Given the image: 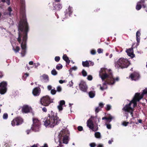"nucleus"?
<instances>
[{
  "instance_id": "obj_50",
  "label": "nucleus",
  "mask_w": 147,
  "mask_h": 147,
  "mask_svg": "<svg viewBox=\"0 0 147 147\" xmlns=\"http://www.w3.org/2000/svg\"><path fill=\"white\" fill-rule=\"evenodd\" d=\"M90 145L91 147H95L96 145L95 143H92L90 144Z\"/></svg>"
},
{
  "instance_id": "obj_16",
  "label": "nucleus",
  "mask_w": 147,
  "mask_h": 147,
  "mask_svg": "<svg viewBox=\"0 0 147 147\" xmlns=\"http://www.w3.org/2000/svg\"><path fill=\"white\" fill-rule=\"evenodd\" d=\"M87 126L90 129H92L93 131H95L94 129L93 126L94 124L92 121L90 119H89L87 121Z\"/></svg>"
},
{
  "instance_id": "obj_23",
  "label": "nucleus",
  "mask_w": 147,
  "mask_h": 147,
  "mask_svg": "<svg viewBox=\"0 0 147 147\" xmlns=\"http://www.w3.org/2000/svg\"><path fill=\"white\" fill-rule=\"evenodd\" d=\"M41 78L45 82H48L49 81V78L48 76L46 75H43L41 76Z\"/></svg>"
},
{
  "instance_id": "obj_11",
  "label": "nucleus",
  "mask_w": 147,
  "mask_h": 147,
  "mask_svg": "<svg viewBox=\"0 0 147 147\" xmlns=\"http://www.w3.org/2000/svg\"><path fill=\"white\" fill-rule=\"evenodd\" d=\"M140 77V75L138 73L134 72L129 76V78H131L132 80H138Z\"/></svg>"
},
{
  "instance_id": "obj_46",
  "label": "nucleus",
  "mask_w": 147,
  "mask_h": 147,
  "mask_svg": "<svg viewBox=\"0 0 147 147\" xmlns=\"http://www.w3.org/2000/svg\"><path fill=\"white\" fill-rule=\"evenodd\" d=\"M103 50L100 49H98L97 50V52L98 53H102Z\"/></svg>"
},
{
  "instance_id": "obj_29",
  "label": "nucleus",
  "mask_w": 147,
  "mask_h": 147,
  "mask_svg": "<svg viewBox=\"0 0 147 147\" xmlns=\"http://www.w3.org/2000/svg\"><path fill=\"white\" fill-rule=\"evenodd\" d=\"M111 106L110 105L107 104L106 105L105 109L107 111H109L111 109Z\"/></svg>"
},
{
  "instance_id": "obj_57",
  "label": "nucleus",
  "mask_w": 147,
  "mask_h": 147,
  "mask_svg": "<svg viewBox=\"0 0 147 147\" xmlns=\"http://www.w3.org/2000/svg\"><path fill=\"white\" fill-rule=\"evenodd\" d=\"M97 147H104L103 145L102 144H100L97 145Z\"/></svg>"
},
{
  "instance_id": "obj_47",
  "label": "nucleus",
  "mask_w": 147,
  "mask_h": 147,
  "mask_svg": "<svg viewBox=\"0 0 147 147\" xmlns=\"http://www.w3.org/2000/svg\"><path fill=\"white\" fill-rule=\"evenodd\" d=\"M92 79V76L91 75H89L87 77V79L88 80H91Z\"/></svg>"
},
{
  "instance_id": "obj_28",
  "label": "nucleus",
  "mask_w": 147,
  "mask_h": 147,
  "mask_svg": "<svg viewBox=\"0 0 147 147\" xmlns=\"http://www.w3.org/2000/svg\"><path fill=\"white\" fill-rule=\"evenodd\" d=\"M20 1H21V3L22 5L23 12V13H24V7H25L24 0H20Z\"/></svg>"
},
{
  "instance_id": "obj_5",
  "label": "nucleus",
  "mask_w": 147,
  "mask_h": 147,
  "mask_svg": "<svg viewBox=\"0 0 147 147\" xmlns=\"http://www.w3.org/2000/svg\"><path fill=\"white\" fill-rule=\"evenodd\" d=\"M54 99H51L49 96H46L43 97L40 100L41 104L45 106H47L51 102H53Z\"/></svg>"
},
{
  "instance_id": "obj_30",
  "label": "nucleus",
  "mask_w": 147,
  "mask_h": 147,
  "mask_svg": "<svg viewBox=\"0 0 147 147\" xmlns=\"http://www.w3.org/2000/svg\"><path fill=\"white\" fill-rule=\"evenodd\" d=\"M63 66L61 64H59L56 66V68L57 70H59L62 68Z\"/></svg>"
},
{
  "instance_id": "obj_32",
  "label": "nucleus",
  "mask_w": 147,
  "mask_h": 147,
  "mask_svg": "<svg viewBox=\"0 0 147 147\" xmlns=\"http://www.w3.org/2000/svg\"><path fill=\"white\" fill-rule=\"evenodd\" d=\"M51 73L52 75L55 76L57 74V72L55 69H53L52 70Z\"/></svg>"
},
{
  "instance_id": "obj_1",
  "label": "nucleus",
  "mask_w": 147,
  "mask_h": 147,
  "mask_svg": "<svg viewBox=\"0 0 147 147\" xmlns=\"http://www.w3.org/2000/svg\"><path fill=\"white\" fill-rule=\"evenodd\" d=\"M18 41L21 44V46L22 50L21 54L22 57L24 56L26 52L27 33L28 31V27L24 14L18 26Z\"/></svg>"
},
{
  "instance_id": "obj_48",
  "label": "nucleus",
  "mask_w": 147,
  "mask_h": 147,
  "mask_svg": "<svg viewBox=\"0 0 147 147\" xmlns=\"http://www.w3.org/2000/svg\"><path fill=\"white\" fill-rule=\"evenodd\" d=\"M134 110V109H133L132 110H131L130 111L128 112H129L130 113V114L131 115V116L132 117H133V112Z\"/></svg>"
},
{
  "instance_id": "obj_17",
  "label": "nucleus",
  "mask_w": 147,
  "mask_h": 147,
  "mask_svg": "<svg viewBox=\"0 0 147 147\" xmlns=\"http://www.w3.org/2000/svg\"><path fill=\"white\" fill-rule=\"evenodd\" d=\"M40 92V89L38 88H35L33 90L32 93L35 96L38 95Z\"/></svg>"
},
{
  "instance_id": "obj_38",
  "label": "nucleus",
  "mask_w": 147,
  "mask_h": 147,
  "mask_svg": "<svg viewBox=\"0 0 147 147\" xmlns=\"http://www.w3.org/2000/svg\"><path fill=\"white\" fill-rule=\"evenodd\" d=\"M82 75L84 76H86L87 75V73L84 70H83L82 71Z\"/></svg>"
},
{
  "instance_id": "obj_9",
  "label": "nucleus",
  "mask_w": 147,
  "mask_h": 147,
  "mask_svg": "<svg viewBox=\"0 0 147 147\" xmlns=\"http://www.w3.org/2000/svg\"><path fill=\"white\" fill-rule=\"evenodd\" d=\"M7 85V83L3 81L0 83V93L1 94H3L6 92Z\"/></svg>"
},
{
  "instance_id": "obj_40",
  "label": "nucleus",
  "mask_w": 147,
  "mask_h": 147,
  "mask_svg": "<svg viewBox=\"0 0 147 147\" xmlns=\"http://www.w3.org/2000/svg\"><path fill=\"white\" fill-rule=\"evenodd\" d=\"M107 127L108 129H111V125L110 124H106Z\"/></svg>"
},
{
  "instance_id": "obj_62",
  "label": "nucleus",
  "mask_w": 147,
  "mask_h": 147,
  "mask_svg": "<svg viewBox=\"0 0 147 147\" xmlns=\"http://www.w3.org/2000/svg\"><path fill=\"white\" fill-rule=\"evenodd\" d=\"M29 64L30 65H32L33 64V62L32 61H30L29 62Z\"/></svg>"
},
{
  "instance_id": "obj_43",
  "label": "nucleus",
  "mask_w": 147,
  "mask_h": 147,
  "mask_svg": "<svg viewBox=\"0 0 147 147\" xmlns=\"http://www.w3.org/2000/svg\"><path fill=\"white\" fill-rule=\"evenodd\" d=\"M29 75L27 73H26L24 75V76H23V79L24 80V78L25 80V79Z\"/></svg>"
},
{
  "instance_id": "obj_53",
  "label": "nucleus",
  "mask_w": 147,
  "mask_h": 147,
  "mask_svg": "<svg viewBox=\"0 0 147 147\" xmlns=\"http://www.w3.org/2000/svg\"><path fill=\"white\" fill-rule=\"evenodd\" d=\"M89 61V65L90 66H93L94 65V63L93 62H92L90 61Z\"/></svg>"
},
{
  "instance_id": "obj_60",
  "label": "nucleus",
  "mask_w": 147,
  "mask_h": 147,
  "mask_svg": "<svg viewBox=\"0 0 147 147\" xmlns=\"http://www.w3.org/2000/svg\"><path fill=\"white\" fill-rule=\"evenodd\" d=\"M42 110L43 111L45 112H46L47 111V109L45 107H44L42 108Z\"/></svg>"
},
{
  "instance_id": "obj_56",
  "label": "nucleus",
  "mask_w": 147,
  "mask_h": 147,
  "mask_svg": "<svg viewBox=\"0 0 147 147\" xmlns=\"http://www.w3.org/2000/svg\"><path fill=\"white\" fill-rule=\"evenodd\" d=\"M47 89L49 90H50L52 88V86L50 85H49L47 86Z\"/></svg>"
},
{
  "instance_id": "obj_44",
  "label": "nucleus",
  "mask_w": 147,
  "mask_h": 147,
  "mask_svg": "<svg viewBox=\"0 0 147 147\" xmlns=\"http://www.w3.org/2000/svg\"><path fill=\"white\" fill-rule=\"evenodd\" d=\"M100 110V109L98 107H96L95 109V112L96 113H98Z\"/></svg>"
},
{
  "instance_id": "obj_2",
  "label": "nucleus",
  "mask_w": 147,
  "mask_h": 147,
  "mask_svg": "<svg viewBox=\"0 0 147 147\" xmlns=\"http://www.w3.org/2000/svg\"><path fill=\"white\" fill-rule=\"evenodd\" d=\"M99 76L101 79L103 80L106 78L108 79L106 82L103 84V86L101 85H98L100 87V89L101 90L107 89V84L112 85L116 81H118L119 78H114L112 76L111 70L110 69H107L105 68H102L99 71Z\"/></svg>"
},
{
  "instance_id": "obj_54",
  "label": "nucleus",
  "mask_w": 147,
  "mask_h": 147,
  "mask_svg": "<svg viewBox=\"0 0 147 147\" xmlns=\"http://www.w3.org/2000/svg\"><path fill=\"white\" fill-rule=\"evenodd\" d=\"M104 105V104L101 102L99 104V106L100 107H101V108L103 107Z\"/></svg>"
},
{
  "instance_id": "obj_22",
  "label": "nucleus",
  "mask_w": 147,
  "mask_h": 147,
  "mask_svg": "<svg viewBox=\"0 0 147 147\" xmlns=\"http://www.w3.org/2000/svg\"><path fill=\"white\" fill-rule=\"evenodd\" d=\"M141 35V33L140 31H138L136 33V40L137 43H139L140 42V36Z\"/></svg>"
},
{
  "instance_id": "obj_61",
  "label": "nucleus",
  "mask_w": 147,
  "mask_h": 147,
  "mask_svg": "<svg viewBox=\"0 0 147 147\" xmlns=\"http://www.w3.org/2000/svg\"><path fill=\"white\" fill-rule=\"evenodd\" d=\"M8 10L9 12H11L12 11L11 8L10 7L8 8Z\"/></svg>"
},
{
  "instance_id": "obj_18",
  "label": "nucleus",
  "mask_w": 147,
  "mask_h": 147,
  "mask_svg": "<svg viewBox=\"0 0 147 147\" xmlns=\"http://www.w3.org/2000/svg\"><path fill=\"white\" fill-rule=\"evenodd\" d=\"M131 103H129L128 104L126 105H125L123 108V109L125 111L127 112H129L134 109V108L131 107Z\"/></svg>"
},
{
  "instance_id": "obj_13",
  "label": "nucleus",
  "mask_w": 147,
  "mask_h": 147,
  "mask_svg": "<svg viewBox=\"0 0 147 147\" xmlns=\"http://www.w3.org/2000/svg\"><path fill=\"white\" fill-rule=\"evenodd\" d=\"M30 107L27 105H24L22 107V111L23 113H28L31 110Z\"/></svg>"
},
{
  "instance_id": "obj_25",
  "label": "nucleus",
  "mask_w": 147,
  "mask_h": 147,
  "mask_svg": "<svg viewBox=\"0 0 147 147\" xmlns=\"http://www.w3.org/2000/svg\"><path fill=\"white\" fill-rule=\"evenodd\" d=\"M82 65L84 67H88L89 66V61H83L82 62Z\"/></svg>"
},
{
  "instance_id": "obj_59",
  "label": "nucleus",
  "mask_w": 147,
  "mask_h": 147,
  "mask_svg": "<svg viewBox=\"0 0 147 147\" xmlns=\"http://www.w3.org/2000/svg\"><path fill=\"white\" fill-rule=\"evenodd\" d=\"M77 69V67L76 66H75L74 67H72L71 69H72V70H76Z\"/></svg>"
},
{
  "instance_id": "obj_49",
  "label": "nucleus",
  "mask_w": 147,
  "mask_h": 147,
  "mask_svg": "<svg viewBox=\"0 0 147 147\" xmlns=\"http://www.w3.org/2000/svg\"><path fill=\"white\" fill-rule=\"evenodd\" d=\"M73 82H72V81H71L69 82V83L68 84V85L69 87H71L73 85Z\"/></svg>"
},
{
  "instance_id": "obj_36",
  "label": "nucleus",
  "mask_w": 147,
  "mask_h": 147,
  "mask_svg": "<svg viewBox=\"0 0 147 147\" xmlns=\"http://www.w3.org/2000/svg\"><path fill=\"white\" fill-rule=\"evenodd\" d=\"M56 92V91L54 89H52L51 90V94L52 95H54L55 94Z\"/></svg>"
},
{
  "instance_id": "obj_15",
  "label": "nucleus",
  "mask_w": 147,
  "mask_h": 147,
  "mask_svg": "<svg viewBox=\"0 0 147 147\" xmlns=\"http://www.w3.org/2000/svg\"><path fill=\"white\" fill-rule=\"evenodd\" d=\"M145 2V0H141L140 1L138 2L136 6V9L137 10H140L142 8L141 4L144 3Z\"/></svg>"
},
{
  "instance_id": "obj_7",
  "label": "nucleus",
  "mask_w": 147,
  "mask_h": 147,
  "mask_svg": "<svg viewBox=\"0 0 147 147\" xmlns=\"http://www.w3.org/2000/svg\"><path fill=\"white\" fill-rule=\"evenodd\" d=\"M130 64V62L127 59L120 58V67L121 68H127Z\"/></svg>"
},
{
  "instance_id": "obj_6",
  "label": "nucleus",
  "mask_w": 147,
  "mask_h": 147,
  "mask_svg": "<svg viewBox=\"0 0 147 147\" xmlns=\"http://www.w3.org/2000/svg\"><path fill=\"white\" fill-rule=\"evenodd\" d=\"M33 124L31 129L35 131H38L40 128V123L37 119H33Z\"/></svg>"
},
{
  "instance_id": "obj_35",
  "label": "nucleus",
  "mask_w": 147,
  "mask_h": 147,
  "mask_svg": "<svg viewBox=\"0 0 147 147\" xmlns=\"http://www.w3.org/2000/svg\"><path fill=\"white\" fill-rule=\"evenodd\" d=\"M72 9V7L69 6V7L67 9V11H68L69 13V16H70V15H71V13L72 12V11L71 10Z\"/></svg>"
},
{
  "instance_id": "obj_24",
  "label": "nucleus",
  "mask_w": 147,
  "mask_h": 147,
  "mask_svg": "<svg viewBox=\"0 0 147 147\" xmlns=\"http://www.w3.org/2000/svg\"><path fill=\"white\" fill-rule=\"evenodd\" d=\"M63 59L65 60L67 63L68 64L69 63H70V60L68 57L66 55H64L63 56Z\"/></svg>"
},
{
  "instance_id": "obj_31",
  "label": "nucleus",
  "mask_w": 147,
  "mask_h": 147,
  "mask_svg": "<svg viewBox=\"0 0 147 147\" xmlns=\"http://www.w3.org/2000/svg\"><path fill=\"white\" fill-rule=\"evenodd\" d=\"M95 136L97 138H100V134L99 132H96L95 134Z\"/></svg>"
},
{
  "instance_id": "obj_33",
  "label": "nucleus",
  "mask_w": 147,
  "mask_h": 147,
  "mask_svg": "<svg viewBox=\"0 0 147 147\" xmlns=\"http://www.w3.org/2000/svg\"><path fill=\"white\" fill-rule=\"evenodd\" d=\"M13 50L15 53L18 52L20 50V48L18 46H17L15 48H13Z\"/></svg>"
},
{
  "instance_id": "obj_3",
  "label": "nucleus",
  "mask_w": 147,
  "mask_h": 147,
  "mask_svg": "<svg viewBox=\"0 0 147 147\" xmlns=\"http://www.w3.org/2000/svg\"><path fill=\"white\" fill-rule=\"evenodd\" d=\"M60 121L56 113L51 111L44 121V125L46 127H53Z\"/></svg>"
},
{
  "instance_id": "obj_37",
  "label": "nucleus",
  "mask_w": 147,
  "mask_h": 147,
  "mask_svg": "<svg viewBox=\"0 0 147 147\" xmlns=\"http://www.w3.org/2000/svg\"><path fill=\"white\" fill-rule=\"evenodd\" d=\"M8 115L7 113H4L3 115V118L4 119H7L8 118Z\"/></svg>"
},
{
  "instance_id": "obj_4",
  "label": "nucleus",
  "mask_w": 147,
  "mask_h": 147,
  "mask_svg": "<svg viewBox=\"0 0 147 147\" xmlns=\"http://www.w3.org/2000/svg\"><path fill=\"white\" fill-rule=\"evenodd\" d=\"M69 132L66 128L62 129L58 133V138L59 145L62 143L67 144L69 140Z\"/></svg>"
},
{
  "instance_id": "obj_45",
  "label": "nucleus",
  "mask_w": 147,
  "mask_h": 147,
  "mask_svg": "<svg viewBox=\"0 0 147 147\" xmlns=\"http://www.w3.org/2000/svg\"><path fill=\"white\" fill-rule=\"evenodd\" d=\"M40 65V64L39 63H34V67L35 68H36L37 67Z\"/></svg>"
},
{
  "instance_id": "obj_51",
  "label": "nucleus",
  "mask_w": 147,
  "mask_h": 147,
  "mask_svg": "<svg viewBox=\"0 0 147 147\" xmlns=\"http://www.w3.org/2000/svg\"><path fill=\"white\" fill-rule=\"evenodd\" d=\"M57 90L59 92H60L61 90V87L59 86H58L57 87Z\"/></svg>"
},
{
  "instance_id": "obj_52",
  "label": "nucleus",
  "mask_w": 147,
  "mask_h": 147,
  "mask_svg": "<svg viewBox=\"0 0 147 147\" xmlns=\"http://www.w3.org/2000/svg\"><path fill=\"white\" fill-rule=\"evenodd\" d=\"M78 130L80 131H82L83 130V127L81 126H79L78 127Z\"/></svg>"
},
{
  "instance_id": "obj_8",
  "label": "nucleus",
  "mask_w": 147,
  "mask_h": 147,
  "mask_svg": "<svg viewBox=\"0 0 147 147\" xmlns=\"http://www.w3.org/2000/svg\"><path fill=\"white\" fill-rule=\"evenodd\" d=\"M140 99H141L139 97V94L136 93L132 100L130 101V103H131V105L132 103H133V107L134 108H135L137 105V102L139 101Z\"/></svg>"
},
{
  "instance_id": "obj_26",
  "label": "nucleus",
  "mask_w": 147,
  "mask_h": 147,
  "mask_svg": "<svg viewBox=\"0 0 147 147\" xmlns=\"http://www.w3.org/2000/svg\"><path fill=\"white\" fill-rule=\"evenodd\" d=\"M90 97L91 98H93L95 95V92L93 91H91L89 93Z\"/></svg>"
},
{
  "instance_id": "obj_63",
  "label": "nucleus",
  "mask_w": 147,
  "mask_h": 147,
  "mask_svg": "<svg viewBox=\"0 0 147 147\" xmlns=\"http://www.w3.org/2000/svg\"><path fill=\"white\" fill-rule=\"evenodd\" d=\"M3 76V75L2 72L0 71V78H1Z\"/></svg>"
},
{
  "instance_id": "obj_39",
  "label": "nucleus",
  "mask_w": 147,
  "mask_h": 147,
  "mask_svg": "<svg viewBox=\"0 0 147 147\" xmlns=\"http://www.w3.org/2000/svg\"><path fill=\"white\" fill-rule=\"evenodd\" d=\"M129 123V122H128L124 121L122 123V125L124 126H126L128 125Z\"/></svg>"
},
{
  "instance_id": "obj_10",
  "label": "nucleus",
  "mask_w": 147,
  "mask_h": 147,
  "mask_svg": "<svg viewBox=\"0 0 147 147\" xmlns=\"http://www.w3.org/2000/svg\"><path fill=\"white\" fill-rule=\"evenodd\" d=\"M22 119L20 117H18L14 119L11 121V124L12 126H14L15 125H18L22 123Z\"/></svg>"
},
{
  "instance_id": "obj_20",
  "label": "nucleus",
  "mask_w": 147,
  "mask_h": 147,
  "mask_svg": "<svg viewBox=\"0 0 147 147\" xmlns=\"http://www.w3.org/2000/svg\"><path fill=\"white\" fill-rule=\"evenodd\" d=\"M114 118V117L110 115L108 117H103L102 119V120L106 119L107 121V123L108 122H110L111 121V120L113 119Z\"/></svg>"
},
{
  "instance_id": "obj_12",
  "label": "nucleus",
  "mask_w": 147,
  "mask_h": 147,
  "mask_svg": "<svg viewBox=\"0 0 147 147\" xmlns=\"http://www.w3.org/2000/svg\"><path fill=\"white\" fill-rule=\"evenodd\" d=\"M80 88L81 90L84 92H86L87 89V86L86 83L83 81H81L79 84Z\"/></svg>"
},
{
  "instance_id": "obj_19",
  "label": "nucleus",
  "mask_w": 147,
  "mask_h": 147,
  "mask_svg": "<svg viewBox=\"0 0 147 147\" xmlns=\"http://www.w3.org/2000/svg\"><path fill=\"white\" fill-rule=\"evenodd\" d=\"M65 104V102L63 100H62L60 101L59 103V105L58 106L57 108L59 111H62L63 110V106Z\"/></svg>"
},
{
  "instance_id": "obj_58",
  "label": "nucleus",
  "mask_w": 147,
  "mask_h": 147,
  "mask_svg": "<svg viewBox=\"0 0 147 147\" xmlns=\"http://www.w3.org/2000/svg\"><path fill=\"white\" fill-rule=\"evenodd\" d=\"M113 142V140L112 139H111L109 140L108 141V143L109 144H111Z\"/></svg>"
},
{
  "instance_id": "obj_64",
  "label": "nucleus",
  "mask_w": 147,
  "mask_h": 147,
  "mask_svg": "<svg viewBox=\"0 0 147 147\" xmlns=\"http://www.w3.org/2000/svg\"><path fill=\"white\" fill-rule=\"evenodd\" d=\"M41 147H48V146L47 144H45L44 146H42Z\"/></svg>"
},
{
  "instance_id": "obj_14",
  "label": "nucleus",
  "mask_w": 147,
  "mask_h": 147,
  "mask_svg": "<svg viewBox=\"0 0 147 147\" xmlns=\"http://www.w3.org/2000/svg\"><path fill=\"white\" fill-rule=\"evenodd\" d=\"M127 55L131 58H133L135 57V55L133 53V48L129 49L126 51Z\"/></svg>"
},
{
  "instance_id": "obj_27",
  "label": "nucleus",
  "mask_w": 147,
  "mask_h": 147,
  "mask_svg": "<svg viewBox=\"0 0 147 147\" xmlns=\"http://www.w3.org/2000/svg\"><path fill=\"white\" fill-rule=\"evenodd\" d=\"M55 9L57 10H59L62 8V6L61 4H59L54 6Z\"/></svg>"
},
{
  "instance_id": "obj_42",
  "label": "nucleus",
  "mask_w": 147,
  "mask_h": 147,
  "mask_svg": "<svg viewBox=\"0 0 147 147\" xmlns=\"http://www.w3.org/2000/svg\"><path fill=\"white\" fill-rule=\"evenodd\" d=\"M60 58L58 56H57L55 57V59L56 61V62H58L60 60Z\"/></svg>"
},
{
  "instance_id": "obj_41",
  "label": "nucleus",
  "mask_w": 147,
  "mask_h": 147,
  "mask_svg": "<svg viewBox=\"0 0 147 147\" xmlns=\"http://www.w3.org/2000/svg\"><path fill=\"white\" fill-rule=\"evenodd\" d=\"M90 53L91 54L94 55L96 53V52L95 50H92L90 51Z\"/></svg>"
},
{
  "instance_id": "obj_55",
  "label": "nucleus",
  "mask_w": 147,
  "mask_h": 147,
  "mask_svg": "<svg viewBox=\"0 0 147 147\" xmlns=\"http://www.w3.org/2000/svg\"><path fill=\"white\" fill-rule=\"evenodd\" d=\"M65 82V80H60L59 81V82L60 84H63V83H64Z\"/></svg>"
},
{
  "instance_id": "obj_21",
  "label": "nucleus",
  "mask_w": 147,
  "mask_h": 147,
  "mask_svg": "<svg viewBox=\"0 0 147 147\" xmlns=\"http://www.w3.org/2000/svg\"><path fill=\"white\" fill-rule=\"evenodd\" d=\"M139 94V97L140 99H142L143 97L144 94H147V89H145L143 90V92L141 94H140V93H137Z\"/></svg>"
},
{
  "instance_id": "obj_34",
  "label": "nucleus",
  "mask_w": 147,
  "mask_h": 147,
  "mask_svg": "<svg viewBox=\"0 0 147 147\" xmlns=\"http://www.w3.org/2000/svg\"><path fill=\"white\" fill-rule=\"evenodd\" d=\"M119 60L118 59L116 63H115V66L117 68H119Z\"/></svg>"
}]
</instances>
